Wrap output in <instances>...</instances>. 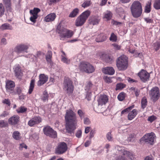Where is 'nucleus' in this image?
Returning <instances> with one entry per match:
<instances>
[{
    "label": "nucleus",
    "mask_w": 160,
    "mask_h": 160,
    "mask_svg": "<svg viewBox=\"0 0 160 160\" xmlns=\"http://www.w3.org/2000/svg\"><path fill=\"white\" fill-rule=\"evenodd\" d=\"M48 95L47 92L45 91L43 93V96L42 97V99L44 101H46L48 100Z\"/></svg>",
    "instance_id": "a18cd8bd"
},
{
    "label": "nucleus",
    "mask_w": 160,
    "mask_h": 160,
    "mask_svg": "<svg viewBox=\"0 0 160 160\" xmlns=\"http://www.w3.org/2000/svg\"><path fill=\"white\" fill-rule=\"evenodd\" d=\"M138 75L141 80L143 82H145L149 79V74L145 70L142 69L138 73Z\"/></svg>",
    "instance_id": "2eb2a0df"
},
{
    "label": "nucleus",
    "mask_w": 160,
    "mask_h": 160,
    "mask_svg": "<svg viewBox=\"0 0 160 160\" xmlns=\"http://www.w3.org/2000/svg\"><path fill=\"white\" fill-rule=\"evenodd\" d=\"M56 17V14L54 13H52L48 14L44 18V21L46 22L53 21Z\"/></svg>",
    "instance_id": "4be33fe9"
},
{
    "label": "nucleus",
    "mask_w": 160,
    "mask_h": 160,
    "mask_svg": "<svg viewBox=\"0 0 160 160\" xmlns=\"http://www.w3.org/2000/svg\"><path fill=\"white\" fill-rule=\"evenodd\" d=\"M28 48V46L27 44H19L15 47L13 51L18 54L23 52H27V50Z\"/></svg>",
    "instance_id": "f8f14e48"
},
{
    "label": "nucleus",
    "mask_w": 160,
    "mask_h": 160,
    "mask_svg": "<svg viewBox=\"0 0 160 160\" xmlns=\"http://www.w3.org/2000/svg\"><path fill=\"white\" fill-rule=\"evenodd\" d=\"M115 149L119 152L120 155L119 156H123V155L127 154L128 153L127 151L122 147H120L119 146H116Z\"/></svg>",
    "instance_id": "393cba45"
},
{
    "label": "nucleus",
    "mask_w": 160,
    "mask_h": 160,
    "mask_svg": "<svg viewBox=\"0 0 160 160\" xmlns=\"http://www.w3.org/2000/svg\"><path fill=\"white\" fill-rule=\"evenodd\" d=\"M82 132L81 130H78L76 134V136L78 138H80L82 136Z\"/></svg>",
    "instance_id": "0e129e2a"
},
{
    "label": "nucleus",
    "mask_w": 160,
    "mask_h": 160,
    "mask_svg": "<svg viewBox=\"0 0 160 160\" xmlns=\"http://www.w3.org/2000/svg\"><path fill=\"white\" fill-rule=\"evenodd\" d=\"M39 80L37 82V85L40 86L43 85L47 82L48 77L47 75H45L44 74H41L39 75Z\"/></svg>",
    "instance_id": "f3484780"
},
{
    "label": "nucleus",
    "mask_w": 160,
    "mask_h": 160,
    "mask_svg": "<svg viewBox=\"0 0 160 160\" xmlns=\"http://www.w3.org/2000/svg\"><path fill=\"white\" fill-rule=\"evenodd\" d=\"M138 114V111L136 109H133L132 111L130 112L128 115V119L129 120H132Z\"/></svg>",
    "instance_id": "bb28decb"
},
{
    "label": "nucleus",
    "mask_w": 160,
    "mask_h": 160,
    "mask_svg": "<svg viewBox=\"0 0 160 160\" xmlns=\"http://www.w3.org/2000/svg\"><path fill=\"white\" fill-rule=\"evenodd\" d=\"M128 62L127 57L124 55H122L118 58L117 62V66L119 70H125L128 67Z\"/></svg>",
    "instance_id": "39448f33"
},
{
    "label": "nucleus",
    "mask_w": 160,
    "mask_h": 160,
    "mask_svg": "<svg viewBox=\"0 0 160 160\" xmlns=\"http://www.w3.org/2000/svg\"><path fill=\"white\" fill-rule=\"evenodd\" d=\"M43 131L45 134L53 138H55L57 137V132L49 126L44 127Z\"/></svg>",
    "instance_id": "9b49d317"
},
{
    "label": "nucleus",
    "mask_w": 160,
    "mask_h": 160,
    "mask_svg": "<svg viewBox=\"0 0 160 160\" xmlns=\"http://www.w3.org/2000/svg\"><path fill=\"white\" fill-rule=\"evenodd\" d=\"M56 32L59 34L60 39L62 40L71 38L73 34L72 31L64 28L60 23L57 26Z\"/></svg>",
    "instance_id": "f03ea898"
},
{
    "label": "nucleus",
    "mask_w": 160,
    "mask_h": 160,
    "mask_svg": "<svg viewBox=\"0 0 160 160\" xmlns=\"http://www.w3.org/2000/svg\"><path fill=\"white\" fill-rule=\"evenodd\" d=\"M92 86L93 85L92 83L90 82H89L87 83L85 87V90L88 93H89L90 94L91 93V90Z\"/></svg>",
    "instance_id": "7c9ffc66"
},
{
    "label": "nucleus",
    "mask_w": 160,
    "mask_h": 160,
    "mask_svg": "<svg viewBox=\"0 0 160 160\" xmlns=\"http://www.w3.org/2000/svg\"><path fill=\"white\" fill-rule=\"evenodd\" d=\"M9 114V112L8 111H4L0 115V118H3L6 117Z\"/></svg>",
    "instance_id": "5fc2aeb1"
},
{
    "label": "nucleus",
    "mask_w": 160,
    "mask_h": 160,
    "mask_svg": "<svg viewBox=\"0 0 160 160\" xmlns=\"http://www.w3.org/2000/svg\"><path fill=\"white\" fill-rule=\"evenodd\" d=\"M144 19L147 23H152L153 22V20L149 18H145Z\"/></svg>",
    "instance_id": "69168bd1"
},
{
    "label": "nucleus",
    "mask_w": 160,
    "mask_h": 160,
    "mask_svg": "<svg viewBox=\"0 0 160 160\" xmlns=\"http://www.w3.org/2000/svg\"><path fill=\"white\" fill-rule=\"evenodd\" d=\"M68 149L67 144L64 142L59 143L55 150V153L58 155H61L65 153Z\"/></svg>",
    "instance_id": "0eeeda50"
},
{
    "label": "nucleus",
    "mask_w": 160,
    "mask_h": 160,
    "mask_svg": "<svg viewBox=\"0 0 160 160\" xmlns=\"http://www.w3.org/2000/svg\"><path fill=\"white\" fill-rule=\"evenodd\" d=\"M128 153L126 154L123 155V156H117L115 160H127L126 158V157H128L130 159L132 160L134 158V156L132 153L127 151Z\"/></svg>",
    "instance_id": "6ab92c4d"
},
{
    "label": "nucleus",
    "mask_w": 160,
    "mask_h": 160,
    "mask_svg": "<svg viewBox=\"0 0 160 160\" xmlns=\"http://www.w3.org/2000/svg\"><path fill=\"white\" fill-rule=\"evenodd\" d=\"M42 119L40 117L36 116L32 118L29 121L28 124L30 127H32L35 125L40 123Z\"/></svg>",
    "instance_id": "a211bd4d"
},
{
    "label": "nucleus",
    "mask_w": 160,
    "mask_h": 160,
    "mask_svg": "<svg viewBox=\"0 0 160 160\" xmlns=\"http://www.w3.org/2000/svg\"><path fill=\"white\" fill-rule=\"evenodd\" d=\"M13 138L16 140H19L20 138V133L17 131H14L12 134Z\"/></svg>",
    "instance_id": "ea45409f"
},
{
    "label": "nucleus",
    "mask_w": 160,
    "mask_h": 160,
    "mask_svg": "<svg viewBox=\"0 0 160 160\" xmlns=\"http://www.w3.org/2000/svg\"><path fill=\"white\" fill-rule=\"evenodd\" d=\"M64 89H65L68 94L72 93L73 90V86L71 80L67 78L64 79L63 82Z\"/></svg>",
    "instance_id": "1a4fd4ad"
},
{
    "label": "nucleus",
    "mask_w": 160,
    "mask_h": 160,
    "mask_svg": "<svg viewBox=\"0 0 160 160\" xmlns=\"http://www.w3.org/2000/svg\"><path fill=\"white\" fill-rule=\"evenodd\" d=\"M14 92H15V94H11L12 95H15L18 94L20 95L21 93V89L20 87H17L15 90H14Z\"/></svg>",
    "instance_id": "de8ad7c7"
},
{
    "label": "nucleus",
    "mask_w": 160,
    "mask_h": 160,
    "mask_svg": "<svg viewBox=\"0 0 160 160\" xmlns=\"http://www.w3.org/2000/svg\"><path fill=\"white\" fill-rule=\"evenodd\" d=\"M112 78L110 77L106 76L104 78V79L105 82L108 83H111L112 82Z\"/></svg>",
    "instance_id": "c03bdc74"
},
{
    "label": "nucleus",
    "mask_w": 160,
    "mask_h": 160,
    "mask_svg": "<svg viewBox=\"0 0 160 160\" xmlns=\"http://www.w3.org/2000/svg\"><path fill=\"white\" fill-rule=\"evenodd\" d=\"M108 97L105 95H101L98 99V106H102L105 105L108 102Z\"/></svg>",
    "instance_id": "dca6fc26"
},
{
    "label": "nucleus",
    "mask_w": 160,
    "mask_h": 160,
    "mask_svg": "<svg viewBox=\"0 0 160 160\" xmlns=\"http://www.w3.org/2000/svg\"><path fill=\"white\" fill-rule=\"evenodd\" d=\"M40 11V9L38 8H34L33 10L30 11L31 17L30 18V20L34 23L36 22V19L38 17V14Z\"/></svg>",
    "instance_id": "ddd939ff"
},
{
    "label": "nucleus",
    "mask_w": 160,
    "mask_h": 160,
    "mask_svg": "<svg viewBox=\"0 0 160 160\" xmlns=\"http://www.w3.org/2000/svg\"><path fill=\"white\" fill-rule=\"evenodd\" d=\"M78 113L81 119L84 118L85 113L82 110H78Z\"/></svg>",
    "instance_id": "3c124183"
},
{
    "label": "nucleus",
    "mask_w": 160,
    "mask_h": 160,
    "mask_svg": "<svg viewBox=\"0 0 160 160\" xmlns=\"http://www.w3.org/2000/svg\"><path fill=\"white\" fill-rule=\"evenodd\" d=\"M79 10L78 8L74 9L70 13L69 17L70 18H74L76 17L79 13Z\"/></svg>",
    "instance_id": "c756f323"
},
{
    "label": "nucleus",
    "mask_w": 160,
    "mask_h": 160,
    "mask_svg": "<svg viewBox=\"0 0 160 160\" xmlns=\"http://www.w3.org/2000/svg\"><path fill=\"white\" fill-rule=\"evenodd\" d=\"M6 126V123L4 120L0 121V127H4Z\"/></svg>",
    "instance_id": "338daca9"
},
{
    "label": "nucleus",
    "mask_w": 160,
    "mask_h": 160,
    "mask_svg": "<svg viewBox=\"0 0 160 160\" xmlns=\"http://www.w3.org/2000/svg\"><path fill=\"white\" fill-rule=\"evenodd\" d=\"M79 69L81 72L88 73H92L95 70L92 65L87 62H81L79 65Z\"/></svg>",
    "instance_id": "20e7f679"
},
{
    "label": "nucleus",
    "mask_w": 160,
    "mask_h": 160,
    "mask_svg": "<svg viewBox=\"0 0 160 160\" xmlns=\"http://www.w3.org/2000/svg\"><path fill=\"white\" fill-rule=\"evenodd\" d=\"M15 87V84L12 81H8L6 82V88L7 92L9 94H15L14 90Z\"/></svg>",
    "instance_id": "4468645a"
},
{
    "label": "nucleus",
    "mask_w": 160,
    "mask_h": 160,
    "mask_svg": "<svg viewBox=\"0 0 160 160\" xmlns=\"http://www.w3.org/2000/svg\"><path fill=\"white\" fill-rule=\"evenodd\" d=\"M4 8L3 5L1 4H0V17H1L4 13Z\"/></svg>",
    "instance_id": "49530a36"
},
{
    "label": "nucleus",
    "mask_w": 160,
    "mask_h": 160,
    "mask_svg": "<svg viewBox=\"0 0 160 160\" xmlns=\"http://www.w3.org/2000/svg\"><path fill=\"white\" fill-rule=\"evenodd\" d=\"M91 140L87 141L84 143L85 146L86 147H88L91 143Z\"/></svg>",
    "instance_id": "774afa93"
},
{
    "label": "nucleus",
    "mask_w": 160,
    "mask_h": 160,
    "mask_svg": "<svg viewBox=\"0 0 160 160\" xmlns=\"http://www.w3.org/2000/svg\"><path fill=\"white\" fill-rule=\"evenodd\" d=\"M61 52L62 53L61 55V61L67 64H69L71 62L70 60L66 57V55L63 51H61Z\"/></svg>",
    "instance_id": "a878e982"
},
{
    "label": "nucleus",
    "mask_w": 160,
    "mask_h": 160,
    "mask_svg": "<svg viewBox=\"0 0 160 160\" xmlns=\"http://www.w3.org/2000/svg\"><path fill=\"white\" fill-rule=\"evenodd\" d=\"M52 56V53L51 51H48L46 55V59L47 61L50 64L52 63L51 58Z\"/></svg>",
    "instance_id": "2f4dec72"
},
{
    "label": "nucleus",
    "mask_w": 160,
    "mask_h": 160,
    "mask_svg": "<svg viewBox=\"0 0 160 160\" xmlns=\"http://www.w3.org/2000/svg\"><path fill=\"white\" fill-rule=\"evenodd\" d=\"M13 69L16 77L19 79L20 78L22 75V73L21 72L20 67L19 65H16L14 67Z\"/></svg>",
    "instance_id": "412c9836"
},
{
    "label": "nucleus",
    "mask_w": 160,
    "mask_h": 160,
    "mask_svg": "<svg viewBox=\"0 0 160 160\" xmlns=\"http://www.w3.org/2000/svg\"><path fill=\"white\" fill-rule=\"evenodd\" d=\"M107 37L106 35L103 34H101L98 36L96 39V41L98 42H102L107 39Z\"/></svg>",
    "instance_id": "cd10ccee"
},
{
    "label": "nucleus",
    "mask_w": 160,
    "mask_h": 160,
    "mask_svg": "<svg viewBox=\"0 0 160 160\" xmlns=\"http://www.w3.org/2000/svg\"><path fill=\"white\" fill-rule=\"evenodd\" d=\"M65 118L66 130L68 133L71 132L76 129L77 123L76 114L71 109L67 110Z\"/></svg>",
    "instance_id": "f257e3e1"
},
{
    "label": "nucleus",
    "mask_w": 160,
    "mask_h": 160,
    "mask_svg": "<svg viewBox=\"0 0 160 160\" xmlns=\"http://www.w3.org/2000/svg\"><path fill=\"white\" fill-rule=\"evenodd\" d=\"M153 6L155 9H160V0H155Z\"/></svg>",
    "instance_id": "c9c22d12"
},
{
    "label": "nucleus",
    "mask_w": 160,
    "mask_h": 160,
    "mask_svg": "<svg viewBox=\"0 0 160 160\" xmlns=\"http://www.w3.org/2000/svg\"><path fill=\"white\" fill-rule=\"evenodd\" d=\"M130 89L133 91V92L134 93L136 97L139 96L140 92V90L134 87H132L130 88Z\"/></svg>",
    "instance_id": "58836bf2"
},
{
    "label": "nucleus",
    "mask_w": 160,
    "mask_h": 160,
    "mask_svg": "<svg viewBox=\"0 0 160 160\" xmlns=\"http://www.w3.org/2000/svg\"><path fill=\"white\" fill-rule=\"evenodd\" d=\"M113 59L109 55H106L105 58V61L108 63H110L112 61Z\"/></svg>",
    "instance_id": "603ef678"
},
{
    "label": "nucleus",
    "mask_w": 160,
    "mask_h": 160,
    "mask_svg": "<svg viewBox=\"0 0 160 160\" xmlns=\"http://www.w3.org/2000/svg\"><path fill=\"white\" fill-rule=\"evenodd\" d=\"M156 117L154 116H152L149 117L148 118V120L150 121L151 122H152L154 120L156 119Z\"/></svg>",
    "instance_id": "e2e57ef3"
},
{
    "label": "nucleus",
    "mask_w": 160,
    "mask_h": 160,
    "mask_svg": "<svg viewBox=\"0 0 160 160\" xmlns=\"http://www.w3.org/2000/svg\"><path fill=\"white\" fill-rule=\"evenodd\" d=\"M125 98L124 93H121L119 94L118 98L120 101H122Z\"/></svg>",
    "instance_id": "864d4df0"
},
{
    "label": "nucleus",
    "mask_w": 160,
    "mask_h": 160,
    "mask_svg": "<svg viewBox=\"0 0 160 160\" xmlns=\"http://www.w3.org/2000/svg\"><path fill=\"white\" fill-rule=\"evenodd\" d=\"M3 1L6 8L8 9H9L10 8L11 4L10 0H3Z\"/></svg>",
    "instance_id": "79ce46f5"
},
{
    "label": "nucleus",
    "mask_w": 160,
    "mask_h": 160,
    "mask_svg": "<svg viewBox=\"0 0 160 160\" xmlns=\"http://www.w3.org/2000/svg\"><path fill=\"white\" fill-rule=\"evenodd\" d=\"M106 138L107 140L109 141H112V137L111 132H108L107 133L106 135Z\"/></svg>",
    "instance_id": "4d7b16f0"
},
{
    "label": "nucleus",
    "mask_w": 160,
    "mask_h": 160,
    "mask_svg": "<svg viewBox=\"0 0 160 160\" xmlns=\"http://www.w3.org/2000/svg\"><path fill=\"white\" fill-rule=\"evenodd\" d=\"M109 40L113 42H116L117 40V37L116 35L114 33H112L111 35Z\"/></svg>",
    "instance_id": "37998d69"
},
{
    "label": "nucleus",
    "mask_w": 160,
    "mask_h": 160,
    "mask_svg": "<svg viewBox=\"0 0 160 160\" xmlns=\"http://www.w3.org/2000/svg\"><path fill=\"white\" fill-rule=\"evenodd\" d=\"M141 103L142 108L144 109L146 107L147 104V101L146 97H144L142 98L141 100Z\"/></svg>",
    "instance_id": "4c0bfd02"
},
{
    "label": "nucleus",
    "mask_w": 160,
    "mask_h": 160,
    "mask_svg": "<svg viewBox=\"0 0 160 160\" xmlns=\"http://www.w3.org/2000/svg\"><path fill=\"white\" fill-rule=\"evenodd\" d=\"M149 96L152 100L154 102L156 101L160 96L159 88L156 87L152 88L149 92Z\"/></svg>",
    "instance_id": "6e6552de"
},
{
    "label": "nucleus",
    "mask_w": 160,
    "mask_h": 160,
    "mask_svg": "<svg viewBox=\"0 0 160 160\" xmlns=\"http://www.w3.org/2000/svg\"><path fill=\"white\" fill-rule=\"evenodd\" d=\"M103 73L105 74L110 75H113L115 72V71L113 68L112 67H107L103 68L102 70Z\"/></svg>",
    "instance_id": "5701e85b"
},
{
    "label": "nucleus",
    "mask_w": 160,
    "mask_h": 160,
    "mask_svg": "<svg viewBox=\"0 0 160 160\" xmlns=\"http://www.w3.org/2000/svg\"><path fill=\"white\" fill-rule=\"evenodd\" d=\"M112 45L113 47V48L116 50H119L121 48L120 46L116 43H113L112 44Z\"/></svg>",
    "instance_id": "13d9d810"
},
{
    "label": "nucleus",
    "mask_w": 160,
    "mask_h": 160,
    "mask_svg": "<svg viewBox=\"0 0 160 160\" xmlns=\"http://www.w3.org/2000/svg\"><path fill=\"white\" fill-rule=\"evenodd\" d=\"M95 133V130H92L91 131L89 137V138L90 139H91L93 137Z\"/></svg>",
    "instance_id": "052dcab7"
},
{
    "label": "nucleus",
    "mask_w": 160,
    "mask_h": 160,
    "mask_svg": "<svg viewBox=\"0 0 160 160\" xmlns=\"http://www.w3.org/2000/svg\"><path fill=\"white\" fill-rule=\"evenodd\" d=\"M151 2L152 1L151 0H149L147 3L144 10V11L145 12L148 13L150 12Z\"/></svg>",
    "instance_id": "72a5a7b5"
},
{
    "label": "nucleus",
    "mask_w": 160,
    "mask_h": 160,
    "mask_svg": "<svg viewBox=\"0 0 160 160\" xmlns=\"http://www.w3.org/2000/svg\"><path fill=\"white\" fill-rule=\"evenodd\" d=\"M12 27L8 23H5L3 24L0 27V29L3 30L6 29H11Z\"/></svg>",
    "instance_id": "f704fd0d"
},
{
    "label": "nucleus",
    "mask_w": 160,
    "mask_h": 160,
    "mask_svg": "<svg viewBox=\"0 0 160 160\" xmlns=\"http://www.w3.org/2000/svg\"><path fill=\"white\" fill-rule=\"evenodd\" d=\"M160 48V43L159 42H156L154 44V48L156 51L158 50Z\"/></svg>",
    "instance_id": "680f3d73"
},
{
    "label": "nucleus",
    "mask_w": 160,
    "mask_h": 160,
    "mask_svg": "<svg viewBox=\"0 0 160 160\" xmlns=\"http://www.w3.org/2000/svg\"><path fill=\"white\" fill-rule=\"evenodd\" d=\"M90 13L91 12L89 10H87L82 12L76 19L75 21L76 26L79 27L83 25L90 16Z\"/></svg>",
    "instance_id": "423d86ee"
},
{
    "label": "nucleus",
    "mask_w": 160,
    "mask_h": 160,
    "mask_svg": "<svg viewBox=\"0 0 160 160\" xmlns=\"http://www.w3.org/2000/svg\"><path fill=\"white\" fill-rule=\"evenodd\" d=\"M19 120V117L17 115H14L9 119L8 122L10 124L15 125L18 122Z\"/></svg>",
    "instance_id": "aec40b11"
},
{
    "label": "nucleus",
    "mask_w": 160,
    "mask_h": 160,
    "mask_svg": "<svg viewBox=\"0 0 160 160\" xmlns=\"http://www.w3.org/2000/svg\"><path fill=\"white\" fill-rule=\"evenodd\" d=\"M143 140L145 142L151 144H152L156 136L155 133L153 132L148 133L145 135L143 137Z\"/></svg>",
    "instance_id": "9d476101"
},
{
    "label": "nucleus",
    "mask_w": 160,
    "mask_h": 160,
    "mask_svg": "<svg viewBox=\"0 0 160 160\" xmlns=\"http://www.w3.org/2000/svg\"><path fill=\"white\" fill-rule=\"evenodd\" d=\"M89 21L90 24L94 25L98 24L100 19L98 17L94 16L90 17Z\"/></svg>",
    "instance_id": "b1692460"
},
{
    "label": "nucleus",
    "mask_w": 160,
    "mask_h": 160,
    "mask_svg": "<svg viewBox=\"0 0 160 160\" xmlns=\"http://www.w3.org/2000/svg\"><path fill=\"white\" fill-rule=\"evenodd\" d=\"M84 123L85 124L88 125L90 124L91 121L88 118H85L83 119Z\"/></svg>",
    "instance_id": "6e6d98bb"
},
{
    "label": "nucleus",
    "mask_w": 160,
    "mask_h": 160,
    "mask_svg": "<svg viewBox=\"0 0 160 160\" xmlns=\"http://www.w3.org/2000/svg\"><path fill=\"white\" fill-rule=\"evenodd\" d=\"M134 106L133 105L130 106L128 108L124 109L121 112V114H124L125 112H127L130 111L131 109L134 108Z\"/></svg>",
    "instance_id": "09e8293b"
},
{
    "label": "nucleus",
    "mask_w": 160,
    "mask_h": 160,
    "mask_svg": "<svg viewBox=\"0 0 160 160\" xmlns=\"http://www.w3.org/2000/svg\"><path fill=\"white\" fill-rule=\"evenodd\" d=\"M91 4V3L90 0L84 1L82 4V6L85 8L90 6Z\"/></svg>",
    "instance_id": "a19ab883"
},
{
    "label": "nucleus",
    "mask_w": 160,
    "mask_h": 160,
    "mask_svg": "<svg viewBox=\"0 0 160 160\" xmlns=\"http://www.w3.org/2000/svg\"><path fill=\"white\" fill-rule=\"evenodd\" d=\"M28 111V108L24 106H21L18 108L16 111L18 113H26Z\"/></svg>",
    "instance_id": "473e14b6"
},
{
    "label": "nucleus",
    "mask_w": 160,
    "mask_h": 160,
    "mask_svg": "<svg viewBox=\"0 0 160 160\" xmlns=\"http://www.w3.org/2000/svg\"><path fill=\"white\" fill-rule=\"evenodd\" d=\"M130 10L132 15L135 18H138L140 17L142 12L141 4L138 1H134L130 7Z\"/></svg>",
    "instance_id": "7ed1b4c3"
},
{
    "label": "nucleus",
    "mask_w": 160,
    "mask_h": 160,
    "mask_svg": "<svg viewBox=\"0 0 160 160\" xmlns=\"http://www.w3.org/2000/svg\"><path fill=\"white\" fill-rule=\"evenodd\" d=\"M34 82L35 80H34L32 79L31 80L28 90V93L29 94H31L33 90L34 86Z\"/></svg>",
    "instance_id": "e433bc0d"
},
{
    "label": "nucleus",
    "mask_w": 160,
    "mask_h": 160,
    "mask_svg": "<svg viewBox=\"0 0 160 160\" xmlns=\"http://www.w3.org/2000/svg\"><path fill=\"white\" fill-rule=\"evenodd\" d=\"M125 87V85L122 83H118L117 85L116 90L122 89Z\"/></svg>",
    "instance_id": "8fccbe9b"
},
{
    "label": "nucleus",
    "mask_w": 160,
    "mask_h": 160,
    "mask_svg": "<svg viewBox=\"0 0 160 160\" xmlns=\"http://www.w3.org/2000/svg\"><path fill=\"white\" fill-rule=\"evenodd\" d=\"M61 0H48V4L51 5L52 4L56 3L59 2Z\"/></svg>",
    "instance_id": "bf43d9fd"
},
{
    "label": "nucleus",
    "mask_w": 160,
    "mask_h": 160,
    "mask_svg": "<svg viewBox=\"0 0 160 160\" xmlns=\"http://www.w3.org/2000/svg\"><path fill=\"white\" fill-rule=\"evenodd\" d=\"M112 16V13L109 11H107L103 13V18L107 20H110Z\"/></svg>",
    "instance_id": "c85d7f7f"
}]
</instances>
